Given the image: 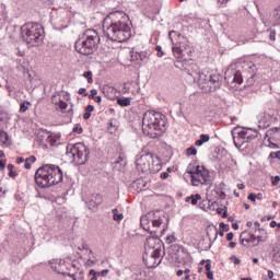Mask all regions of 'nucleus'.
<instances>
[{
  "mask_svg": "<svg viewBox=\"0 0 280 280\" xmlns=\"http://www.w3.org/2000/svg\"><path fill=\"white\" fill-rule=\"evenodd\" d=\"M130 16L124 11L110 12L103 22L104 34L114 43H126L132 36Z\"/></svg>",
  "mask_w": 280,
  "mask_h": 280,
  "instance_id": "1",
  "label": "nucleus"
},
{
  "mask_svg": "<svg viewBox=\"0 0 280 280\" xmlns=\"http://www.w3.org/2000/svg\"><path fill=\"white\" fill-rule=\"evenodd\" d=\"M63 178L62 170L54 164H44L35 173V182L42 189L58 185Z\"/></svg>",
  "mask_w": 280,
  "mask_h": 280,
  "instance_id": "2",
  "label": "nucleus"
},
{
  "mask_svg": "<svg viewBox=\"0 0 280 280\" xmlns=\"http://www.w3.org/2000/svg\"><path fill=\"white\" fill-rule=\"evenodd\" d=\"M136 168L142 174H159V171L163 170V162L159 155L142 151L136 156Z\"/></svg>",
  "mask_w": 280,
  "mask_h": 280,
  "instance_id": "3",
  "label": "nucleus"
},
{
  "mask_svg": "<svg viewBox=\"0 0 280 280\" xmlns=\"http://www.w3.org/2000/svg\"><path fill=\"white\" fill-rule=\"evenodd\" d=\"M163 115L159 112L148 110L142 118V132L151 139L161 137L163 132Z\"/></svg>",
  "mask_w": 280,
  "mask_h": 280,
  "instance_id": "4",
  "label": "nucleus"
},
{
  "mask_svg": "<svg viewBox=\"0 0 280 280\" xmlns=\"http://www.w3.org/2000/svg\"><path fill=\"white\" fill-rule=\"evenodd\" d=\"M100 45V35L95 30H86L81 38L74 44V49L82 56H91L97 51Z\"/></svg>",
  "mask_w": 280,
  "mask_h": 280,
  "instance_id": "5",
  "label": "nucleus"
},
{
  "mask_svg": "<svg viewBox=\"0 0 280 280\" xmlns=\"http://www.w3.org/2000/svg\"><path fill=\"white\" fill-rule=\"evenodd\" d=\"M186 173L190 176V184L192 187H202L211 185V172L198 162H191L186 168Z\"/></svg>",
  "mask_w": 280,
  "mask_h": 280,
  "instance_id": "6",
  "label": "nucleus"
},
{
  "mask_svg": "<svg viewBox=\"0 0 280 280\" xmlns=\"http://www.w3.org/2000/svg\"><path fill=\"white\" fill-rule=\"evenodd\" d=\"M21 34L23 40L34 47V45H38L43 43V38H45V30H43V25L38 23H26L21 27Z\"/></svg>",
  "mask_w": 280,
  "mask_h": 280,
  "instance_id": "7",
  "label": "nucleus"
},
{
  "mask_svg": "<svg viewBox=\"0 0 280 280\" xmlns=\"http://www.w3.org/2000/svg\"><path fill=\"white\" fill-rule=\"evenodd\" d=\"M67 156L72 159L75 165H84L89 161V147L82 142L69 144L67 147Z\"/></svg>",
  "mask_w": 280,
  "mask_h": 280,
  "instance_id": "8",
  "label": "nucleus"
},
{
  "mask_svg": "<svg viewBox=\"0 0 280 280\" xmlns=\"http://www.w3.org/2000/svg\"><path fill=\"white\" fill-rule=\"evenodd\" d=\"M233 141L235 148L240 150L244 143H249L253 139H257V130L250 128H234L233 132Z\"/></svg>",
  "mask_w": 280,
  "mask_h": 280,
  "instance_id": "9",
  "label": "nucleus"
},
{
  "mask_svg": "<svg viewBox=\"0 0 280 280\" xmlns=\"http://www.w3.org/2000/svg\"><path fill=\"white\" fill-rule=\"evenodd\" d=\"M167 253L171 257V261L174 264H187V261H191V256L189 253H187L185 248L179 245H171Z\"/></svg>",
  "mask_w": 280,
  "mask_h": 280,
  "instance_id": "10",
  "label": "nucleus"
},
{
  "mask_svg": "<svg viewBox=\"0 0 280 280\" xmlns=\"http://www.w3.org/2000/svg\"><path fill=\"white\" fill-rule=\"evenodd\" d=\"M143 261L147 268H156L161 265V249H155L152 252H144Z\"/></svg>",
  "mask_w": 280,
  "mask_h": 280,
  "instance_id": "11",
  "label": "nucleus"
},
{
  "mask_svg": "<svg viewBox=\"0 0 280 280\" xmlns=\"http://www.w3.org/2000/svg\"><path fill=\"white\" fill-rule=\"evenodd\" d=\"M262 236L255 235L250 232L244 231L241 233L240 242L243 246H246L247 248H253L255 246L259 245V242H261Z\"/></svg>",
  "mask_w": 280,
  "mask_h": 280,
  "instance_id": "12",
  "label": "nucleus"
},
{
  "mask_svg": "<svg viewBox=\"0 0 280 280\" xmlns=\"http://www.w3.org/2000/svg\"><path fill=\"white\" fill-rule=\"evenodd\" d=\"M172 51L177 60H187V58H191V48L189 45L179 46L178 44H173Z\"/></svg>",
  "mask_w": 280,
  "mask_h": 280,
  "instance_id": "13",
  "label": "nucleus"
},
{
  "mask_svg": "<svg viewBox=\"0 0 280 280\" xmlns=\"http://www.w3.org/2000/svg\"><path fill=\"white\" fill-rule=\"evenodd\" d=\"M51 102L56 106V109L60 110L61 113H65L69 107V104L62 101V97L60 96V94H54L51 97Z\"/></svg>",
  "mask_w": 280,
  "mask_h": 280,
  "instance_id": "14",
  "label": "nucleus"
},
{
  "mask_svg": "<svg viewBox=\"0 0 280 280\" xmlns=\"http://www.w3.org/2000/svg\"><path fill=\"white\" fill-rule=\"evenodd\" d=\"M103 93L107 100H110L112 102H115L116 97H119V91L110 85H104L103 86Z\"/></svg>",
  "mask_w": 280,
  "mask_h": 280,
  "instance_id": "15",
  "label": "nucleus"
},
{
  "mask_svg": "<svg viewBox=\"0 0 280 280\" xmlns=\"http://www.w3.org/2000/svg\"><path fill=\"white\" fill-rule=\"evenodd\" d=\"M156 244H159V240L150 236L147 238L145 243H144V253H152V250H156L159 249V247H156Z\"/></svg>",
  "mask_w": 280,
  "mask_h": 280,
  "instance_id": "16",
  "label": "nucleus"
},
{
  "mask_svg": "<svg viewBox=\"0 0 280 280\" xmlns=\"http://www.w3.org/2000/svg\"><path fill=\"white\" fill-rule=\"evenodd\" d=\"M51 268L55 272H58V275H67V262L65 260L51 262Z\"/></svg>",
  "mask_w": 280,
  "mask_h": 280,
  "instance_id": "17",
  "label": "nucleus"
},
{
  "mask_svg": "<svg viewBox=\"0 0 280 280\" xmlns=\"http://www.w3.org/2000/svg\"><path fill=\"white\" fill-rule=\"evenodd\" d=\"M258 124L260 128H268L272 124V115L264 113L258 118Z\"/></svg>",
  "mask_w": 280,
  "mask_h": 280,
  "instance_id": "18",
  "label": "nucleus"
},
{
  "mask_svg": "<svg viewBox=\"0 0 280 280\" xmlns=\"http://www.w3.org/2000/svg\"><path fill=\"white\" fill-rule=\"evenodd\" d=\"M104 202V197L100 194H93L88 202L90 209H97V206Z\"/></svg>",
  "mask_w": 280,
  "mask_h": 280,
  "instance_id": "19",
  "label": "nucleus"
},
{
  "mask_svg": "<svg viewBox=\"0 0 280 280\" xmlns=\"http://www.w3.org/2000/svg\"><path fill=\"white\" fill-rule=\"evenodd\" d=\"M267 137H269L270 141H276L279 143L280 141V129L279 128H271L267 131Z\"/></svg>",
  "mask_w": 280,
  "mask_h": 280,
  "instance_id": "20",
  "label": "nucleus"
},
{
  "mask_svg": "<svg viewBox=\"0 0 280 280\" xmlns=\"http://www.w3.org/2000/svg\"><path fill=\"white\" fill-rule=\"evenodd\" d=\"M208 84L210 89H220V75L219 74H211L208 79Z\"/></svg>",
  "mask_w": 280,
  "mask_h": 280,
  "instance_id": "21",
  "label": "nucleus"
},
{
  "mask_svg": "<svg viewBox=\"0 0 280 280\" xmlns=\"http://www.w3.org/2000/svg\"><path fill=\"white\" fill-rule=\"evenodd\" d=\"M152 215L154 217V219L152 220V226H154L155 229H159L161 224H163V220L165 219V215L161 217L159 212H153Z\"/></svg>",
  "mask_w": 280,
  "mask_h": 280,
  "instance_id": "22",
  "label": "nucleus"
},
{
  "mask_svg": "<svg viewBox=\"0 0 280 280\" xmlns=\"http://www.w3.org/2000/svg\"><path fill=\"white\" fill-rule=\"evenodd\" d=\"M109 270L108 269H104L102 271H95L94 269L90 270V276L91 279L90 280H97V277H106V275H108Z\"/></svg>",
  "mask_w": 280,
  "mask_h": 280,
  "instance_id": "23",
  "label": "nucleus"
},
{
  "mask_svg": "<svg viewBox=\"0 0 280 280\" xmlns=\"http://www.w3.org/2000/svg\"><path fill=\"white\" fill-rule=\"evenodd\" d=\"M211 140V137L209 135L201 133L199 136V139L195 142V145L200 148V145H205V143H209Z\"/></svg>",
  "mask_w": 280,
  "mask_h": 280,
  "instance_id": "24",
  "label": "nucleus"
},
{
  "mask_svg": "<svg viewBox=\"0 0 280 280\" xmlns=\"http://www.w3.org/2000/svg\"><path fill=\"white\" fill-rule=\"evenodd\" d=\"M159 158L160 160L162 159V161L167 162L172 159V152H170L167 149H161Z\"/></svg>",
  "mask_w": 280,
  "mask_h": 280,
  "instance_id": "25",
  "label": "nucleus"
},
{
  "mask_svg": "<svg viewBox=\"0 0 280 280\" xmlns=\"http://www.w3.org/2000/svg\"><path fill=\"white\" fill-rule=\"evenodd\" d=\"M198 200H202V196L200 194L191 195L186 198V202H190L192 206L198 205Z\"/></svg>",
  "mask_w": 280,
  "mask_h": 280,
  "instance_id": "26",
  "label": "nucleus"
},
{
  "mask_svg": "<svg viewBox=\"0 0 280 280\" xmlns=\"http://www.w3.org/2000/svg\"><path fill=\"white\" fill-rule=\"evenodd\" d=\"M117 104L118 106H121V107L130 106V104H132V98L130 97L117 98Z\"/></svg>",
  "mask_w": 280,
  "mask_h": 280,
  "instance_id": "27",
  "label": "nucleus"
},
{
  "mask_svg": "<svg viewBox=\"0 0 280 280\" xmlns=\"http://www.w3.org/2000/svg\"><path fill=\"white\" fill-rule=\"evenodd\" d=\"M93 110H95V107L93 105H88L85 107V112L83 114V119L86 121L89 119H91V114L93 113Z\"/></svg>",
  "mask_w": 280,
  "mask_h": 280,
  "instance_id": "28",
  "label": "nucleus"
},
{
  "mask_svg": "<svg viewBox=\"0 0 280 280\" xmlns=\"http://www.w3.org/2000/svg\"><path fill=\"white\" fill-rule=\"evenodd\" d=\"M32 163H36V156L32 155L24 160L25 170H32Z\"/></svg>",
  "mask_w": 280,
  "mask_h": 280,
  "instance_id": "29",
  "label": "nucleus"
},
{
  "mask_svg": "<svg viewBox=\"0 0 280 280\" xmlns=\"http://www.w3.org/2000/svg\"><path fill=\"white\" fill-rule=\"evenodd\" d=\"M273 25H280V5L273 11Z\"/></svg>",
  "mask_w": 280,
  "mask_h": 280,
  "instance_id": "30",
  "label": "nucleus"
},
{
  "mask_svg": "<svg viewBox=\"0 0 280 280\" xmlns=\"http://www.w3.org/2000/svg\"><path fill=\"white\" fill-rule=\"evenodd\" d=\"M112 213L114 214V220H115L116 222H121V220H124V214H122V213H119V210L113 209V210H112Z\"/></svg>",
  "mask_w": 280,
  "mask_h": 280,
  "instance_id": "31",
  "label": "nucleus"
},
{
  "mask_svg": "<svg viewBox=\"0 0 280 280\" xmlns=\"http://www.w3.org/2000/svg\"><path fill=\"white\" fill-rule=\"evenodd\" d=\"M30 106H32V103L30 101H25L20 105V113H27V110H30Z\"/></svg>",
  "mask_w": 280,
  "mask_h": 280,
  "instance_id": "32",
  "label": "nucleus"
},
{
  "mask_svg": "<svg viewBox=\"0 0 280 280\" xmlns=\"http://www.w3.org/2000/svg\"><path fill=\"white\" fill-rule=\"evenodd\" d=\"M233 82H235L236 84H242V82H244V79L242 78V72L236 71L234 73Z\"/></svg>",
  "mask_w": 280,
  "mask_h": 280,
  "instance_id": "33",
  "label": "nucleus"
},
{
  "mask_svg": "<svg viewBox=\"0 0 280 280\" xmlns=\"http://www.w3.org/2000/svg\"><path fill=\"white\" fill-rule=\"evenodd\" d=\"M10 137L8 136V132L0 130V141L1 143H8Z\"/></svg>",
  "mask_w": 280,
  "mask_h": 280,
  "instance_id": "34",
  "label": "nucleus"
},
{
  "mask_svg": "<svg viewBox=\"0 0 280 280\" xmlns=\"http://www.w3.org/2000/svg\"><path fill=\"white\" fill-rule=\"evenodd\" d=\"M187 156H196L198 154V150H196V147H190L186 150Z\"/></svg>",
  "mask_w": 280,
  "mask_h": 280,
  "instance_id": "35",
  "label": "nucleus"
},
{
  "mask_svg": "<svg viewBox=\"0 0 280 280\" xmlns=\"http://www.w3.org/2000/svg\"><path fill=\"white\" fill-rule=\"evenodd\" d=\"M83 78H85V79L88 80V83H89V84H92V82H93V72H91V71H85V72L83 73Z\"/></svg>",
  "mask_w": 280,
  "mask_h": 280,
  "instance_id": "36",
  "label": "nucleus"
},
{
  "mask_svg": "<svg viewBox=\"0 0 280 280\" xmlns=\"http://www.w3.org/2000/svg\"><path fill=\"white\" fill-rule=\"evenodd\" d=\"M269 141V148H271V150H279L280 144L279 142H276L275 140H270V138H268Z\"/></svg>",
  "mask_w": 280,
  "mask_h": 280,
  "instance_id": "37",
  "label": "nucleus"
},
{
  "mask_svg": "<svg viewBox=\"0 0 280 280\" xmlns=\"http://www.w3.org/2000/svg\"><path fill=\"white\" fill-rule=\"evenodd\" d=\"M217 213L219 215H222V218H229V214L226 213V208H218Z\"/></svg>",
  "mask_w": 280,
  "mask_h": 280,
  "instance_id": "38",
  "label": "nucleus"
},
{
  "mask_svg": "<svg viewBox=\"0 0 280 280\" xmlns=\"http://www.w3.org/2000/svg\"><path fill=\"white\" fill-rule=\"evenodd\" d=\"M72 130L73 132H77V135H82V132H84V129L80 125H74Z\"/></svg>",
  "mask_w": 280,
  "mask_h": 280,
  "instance_id": "39",
  "label": "nucleus"
},
{
  "mask_svg": "<svg viewBox=\"0 0 280 280\" xmlns=\"http://www.w3.org/2000/svg\"><path fill=\"white\" fill-rule=\"evenodd\" d=\"M97 95V90L93 89L91 90L90 94H88L89 100H95V96Z\"/></svg>",
  "mask_w": 280,
  "mask_h": 280,
  "instance_id": "40",
  "label": "nucleus"
},
{
  "mask_svg": "<svg viewBox=\"0 0 280 280\" xmlns=\"http://www.w3.org/2000/svg\"><path fill=\"white\" fill-rule=\"evenodd\" d=\"M269 159H279V161H280V151H278V152H271V153L269 154Z\"/></svg>",
  "mask_w": 280,
  "mask_h": 280,
  "instance_id": "41",
  "label": "nucleus"
},
{
  "mask_svg": "<svg viewBox=\"0 0 280 280\" xmlns=\"http://www.w3.org/2000/svg\"><path fill=\"white\" fill-rule=\"evenodd\" d=\"M269 38H270V40H277V32L270 30L269 31Z\"/></svg>",
  "mask_w": 280,
  "mask_h": 280,
  "instance_id": "42",
  "label": "nucleus"
},
{
  "mask_svg": "<svg viewBox=\"0 0 280 280\" xmlns=\"http://www.w3.org/2000/svg\"><path fill=\"white\" fill-rule=\"evenodd\" d=\"M231 261H234L235 266H240L242 264V260H240V258L236 256H232Z\"/></svg>",
  "mask_w": 280,
  "mask_h": 280,
  "instance_id": "43",
  "label": "nucleus"
},
{
  "mask_svg": "<svg viewBox=\"0 0 280 280\" xmlns=\"http://www.w3.org/2000/svg\"><path fill=\"white\" fill-rule=\"evenodd\" d=\"M79 95H84V97H89V93H86V89L81 88L78 91Z\"/></svg>",
  "mask_w": 280,
  "mask_h": 280,
  "instance_id": "44",
  "label": "nucleus"
},
{
  "mask_svg": "<svg viewBox=\"0 0 280 280\" xmlns=\"http://www.w3.org/2000/svg\"><path fill=\"white\" fill-rule=\"evenodd\" d=\"M156 51H158V58H163V49L161 48V46H156L155 47Z\"/></svg>",
  "mask_w": 280,
  "mask_h": 280,
  "instance_id": "45",
  "label": "nucleus"
},
{
  "mask_svg": "<svg viewBox=\"0 0 280 280\" xmlns=\"http://www.w3.org/2000/svg\"><path fill=\"white\" fill-rule=\"evenodd\" d=\"M92 266H95V260L88 259V260L85 261V267H86V268H91Z\"/></svg>",
  "mask_w": 280,
  "mask_h": 280,
  "instance_id": "46",
  "label": "nucleus"
},
{
  "mask_svg": "<svg viewBox=\"0 0 280 280\" xmlns=\"http://www.w3.org/2000/svg\"><path fill=\"white\" fill-rule=\"evenodd\" d=\"M247 199L250 200V202H255V200H257V195L250 192V194L248 195Z\"/></svg>",
  "mask_w": 280,
  "mask_h": 280,
  "instance_id": "47",
  "label": "nucleus"
},
{
  "mask_svg": "<svg viewBox=\"0 0 280 280\" xmlns=\"http://www.w3.org/2000/svg\"><path fill=\"white\" fill-rule=\"evenodd\" d=\"M160 178H162V180H166V178H170V173H167V172L161 173Z\"/></svg>",
  "mask_w": 280,
  "mask_h": 280,
  "instance_id": "48",
  "label": "nucleus"
},
{
  "mask_svg": "<svg viewBox=\"0 0 280 280\" xmlns=\"http://www.w3.org/2000/svg\"><path fill=\"white\" fill-rule=\"evenodd\" d=\"M279 183H280V177H279V176H276L275 179L271 182V185H272L273 187H277V185H279Z\"/></svg>",
  "mask_w": 280,
  "mask_h": 280,
  "instance_id": "49",
  "label": "nucleus"
},
{
  "mask_svg": "<svg viewBox=\"0 0 280 280\" xmlns=\"http://www.w3.org/2000/svg\"><path fill=\"white\" fill-rule=\"evenodd\" d=\"M219 226L220 229H223V231H229V224H225L224 222H221Z\"/></svg>",
  "mask_w": 280,
  "mask_h": 280,
  "instance_id": "50",
  "label": "nucleus"
},
{
  "mask_svg": "<svg viewBox=\"0 0 280 280\" xmlns=\"http://www.w3.org/2000/svg\"><path fill=\"white\" fill-rule=\"evenodd\" d=\"M233 237H234L233 232H230V233L226 234V240H228V242H232V241H233Z\"/></svg>",
  "mask_w": 280,
  "mask_h": 280,
  "instance_id": "51",
  "label": "nucleus"
},
{
  "mask_svg": "<svg viewBox=\"0 0 280 280\" xmlns=\"http://www.w3.org/2000/svg\"><path fill=\"white\" fill-rule=\"evenodd\" d=\"M276 226H279V229H280V223H277V221H271L270 222V228L275 229Z\"/></svg>",
  "mask_w": 280,
  "mask_h": 280,
  "instance_id": "52",
  "label": "nucleus"
},
{
  "mask_svg": "<svg viewBox=\"0 0 280 280\" xmlns=\"http://www.w3.org/2000/svg\"><path fill=\"white\" fill-rule=\"evenodd\" d=\"M94 102H96V104H102V96H94Z\"/></svg>",
  "mask_w": 280,
  "mask_h": 280,
  "instance_id": "53",
  "label": "nucleus"
},
{
  "mask_svg": "<svg viewBox=\"0 0 280 280\" xmlns=\"http://www.w3.org/2000/svg\"><path fill=\"white\" fill-rule=\"evenodd\" d=\"M176 241V238L174 237V236H168L167 238H166V242L168 243V244H172V242H175Z\"/></svg>",
  "mask_w": 280,
  "mask_h": 280,
  "instance_id": "54",
  "label": "nucleus"
},
{
  "mask_svg": "<svg viewBox=\"0 0 280 280\" xmlns=\"http://www.w3.org/2000/svg\"><path fill=\"white\" fill-rule=\"evenodd\" d=\"M79 250H89V245L82 244V246L79 247Z\"/></svg>",
  "mask_w": 280,
  "mask_h": 280,
  "instance_id": "55",
  "label": "nucleus"
},
{
  "mask_svg": "<svg viewBox=\"0 0 280 280\" xmlns=\"http://www.w3.org/2000/svg\"><path fill=\"white\" fill-rule=\"evenodd\" d=\"M0 170H5V161L0 160Z\"/></svg>",
  "mask_w": 280,
  "mask_h": 280,
  "instance_id": "56",
  "label": "nucleus"
},
{
  "mask_svg": "<svg viewBox=\"0 0 280 280\" xmlns=\"http://www.w3.org/2000/svg\"><path fill=\"white\" fill-rule=\"evenodd\" d=\"M16 163H18V165H21V163H25V159H23V158H18V159H16Z\"/></svg>",
  "mask_w": 280,
  "mask_h": 280,
  "instance_id": "57",
  "label": "nucleus"
},
{
  "mask_svg": "<svg viewBox=\"0 0 280 280\" xmlns=\"http://www.w3.org/2000/svg\"><path fill=\"white\" fill-rule=\"evenodd\" d=\"M7 170H8L9 173L13 172L14 171V166L12 164H8Z\"/></svg>",
  "mask_w": 280,
  "mask_h": 280,
  "instance_id": "58",
  "label": "nucleus"
},
{
  "mask_svg": "<svg viewBox=\"0 0 280 280\" xmlns=\"http://www.w3.org/2000/svg\"><path fill=\"white\" fill-rule=\"evenodd\" d=\"M9 176H10L11 178H16L18 174H16L14 171H11V172L9 173Z\"/></svg>",
  "mask_w": 280,
  "mask_h": 280,
  "instance_id": "59",
  "label": "nucleus"
},
{
  "mask_svg": "<svg viewBox=\"0 0 280 280\" xmlns=\"http://www.w3.org/2000/svg\"><path fill=\"white\" fill-rule=\"evenodd\" d=\"M272 277H275V272L272 270H269L268 271V278L272 279Z\"/></svg>",
  "mask_w": 280,
  "mask_h": 280,
  "instance_id": "60",
  "label": "nucleus"
},
{
  "mask_svg": "<svg viewBox=\"0 0 280 280\" xmlns=\"http://www.w3.org/2000/svg\"><path fill=\"white\" fill-rule=\"evenodd\" d=\"M207 278H208V279H213V272L208 271V272H207Z\"/></svg>",
  "mask_w": 280,
  "mask_h": 280,
  "instance_id": "61",
  "label": "nucleus"
},
{
  "mask_svg": "<svg viewBox=\"0 0 280 280\" xmlns=\"http://www.w3.org/2000/svg\"><path fill=\"white\" fill-rule=\"evenodd\" d=\"M182 275H185V272H184L183 269H179V270L176 272V276H177V277H180Z\"/></svg>",
  "mask_w": 280,
  "mask_h": 280,
  "instance_id": "62",
  "label": "nucleus"
},
{
  "mask_svg": "<svg viewBox=\"0 0 280 280\" xmlns=\"http://www.w3.org/2000/svg\"><path fill=\"white\" fill-rule=\"evenodd\" d=\"M262 199H264V195H261V194L256 195V200H262Z\"/></svg>",
  "mask_w": 280,
  "mask_h": 280,
  "instance_id": "63",
  "label": "nucleus"
},
{
  "mask_svg": "<svg viewBox=\"0 0 280 280\" xmlns=\"http://www.w3.org/2000/svg\"><path fill=\"white\" fill-rule=\"evenodd\" d=\"M229 246H230V248H235V246H237V244L235 242H230Z\"/></svg>",
  "mask_w": 280,
  "mask_h": 280,
  "instance_id": "64",
  "label": "nucleus"
}]
</instances>
